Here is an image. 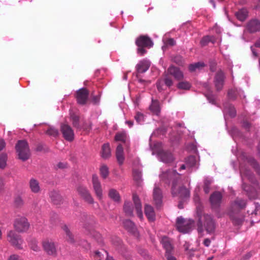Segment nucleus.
Segmentation results:
<instances>
[{"label":"nucleus","instance_id":"nucleus-1","mask_svg":"<svg viewBox=\"0 0 260 260\" xmlns=\"http://www.w3.org/2000/svg\"><path fill=\"white\" fill-rule=\"evenodd\" d=\"M180 177V174L175 170H169L162 172L160 175V178L162 181L168 184L172 183V193L173 196H179L182 199L188 198L190 195V191L188 189L184 186L177 187Z\"/></svg>","mask_w":260,"mask_h":260},{"label":"nucleus","instance_id":"nucleus-2","mask_svg":"<svg viewBox=\"0 0 260 260\" xmlns=\"http://www.w3.org/2000/svg\"><path fill=\"white\" fill-rule=\"evenodd\" d=\"M197 213L199 217L198 222V230L199 233H202L204 231L203 226L208 234H212L214 232L216 225L212 217L208 214L201 215L199 210L200 207H197Z\"/></svg>","mask_w":260,"mask_h":260},{"label":"nucleus","instance_id":"nucleus-3","mask_svg":"<svg viewBox=\"0 0 260 260\" xmlns=\"http://www.w3.org/2000/svg\"><path fill=\"white\" fill-rule=\"evenodd\" d=\"M15 148L20 159L25 161L29 158L30 154V150L26 141H18L15 146Z\"/></svg>","mask_w":260,"mask_h":260},{"label":"nucleus","instance_id":"nucleus-4","mask_svg":"<svg viewBox=\"0 0 260 260\" xmlns=\"http://www.w3.org/2000/svg\"><path fill=\"white\" fill-rule=\"evenodd\" d=\"M193 224V221L192 220L180 216L176 219V226L179 232L186 234L191 230Z\"/></svg>","mask_w":260,"mask_h":260},{"label":"nucleus","instance_id":"nucleus-5","mask_svg":"<svg viewBox=\"0 0 260 260\" xmlns=\"http://www.w3.org/2000/svg\"><path fill=\"white\" fill-rule=\"evenodd\" d=\"M225 80L224 73L221 70H218L215 74L213 83L217 91H220L223 87Z\"/></svg>","mask_w":260,"mask_h":260},{"label":"nucleus","instance_id":"nucleus-6","mask_svg":"<svg viewBox=\"0 0 260 260\" xmlns=\"http://www.w3.org/2000/svg\"><path fill=\"white\" fill-rule=\"evenodd\" d=\"M8 241L16 248L22 249L23 241L20 236L14 231H10L7 234Z\"/></svg>","mask_w":260,"mask_h":260},{"label":"nucleus","instance_id":"nucleus-7","mask_svg":"<svg viewBox=\"0 0 260 260\" xmlns=\"http://www.w3.org/2000/svg\"><path fill=\"white\" fill-rule=\"evenodd\" d=\"M14 226L17 232H24L29 229V224L25 217H20L15 219Z\"/></svg>","mask_w":260,"mask_h":260},{"label":"nucleus","instance_id":"nucleus-8","mask_svg":"<svg viewBox=\"0 0 260 260\" xmlns=\"http://www.w3.org/2000/svg\"><path fill=\"white\" fill-rule=\"evenodd\" d=\"M42 246L44 251L50 255L55 256L57 254L55 243L50 240H45L42 242Z\"/></svg>","mask_w":260,"mask_h":260},{"label":"nucleus","instance_id":"nucleus-9","mask_svg":"<svg viewBox=\"0 0 260 260\" xmlns=\"http://www.w3.org/2000/svg\"><path fill=\"white\" fill-rule=\"evenodd\" d=\"M246 206L245 201L240 199H237L230 206V215L233 218L234 213H238L241 209L244 208Z\"/></svg>","mask_w":260,"mask_h":260},{"label":"nucleus","instance_id":"nucleus-10","mask_svg":"<svg viewBox=\"0 0 260 260\" xmlns=\"http://www.w3.org/2000/svg\"><path fill=\"white\" fill-rule=\"evenodd\" d=\"M92 183L93 190L97 198L101 200L103 198V190L101 182L99 180V178L96 175H93L92 178Z\"/></svg>","mask_w":260,"mask_h":260},{"label":"nucleus","instance_id":"nucleus-11","mask_svg":"<svg viewBox=\"0 0 260 260\" xmlns=\"http://www.w3.org/2000/svg\"><path fill=\"white\" fill-rule=\"evenodd\" d=\"M61 132L63 138L68 141H72L74 138V133L68 124H62L60 126Z\"/></svg>","mask_w":260,"mask_h":260},{"label":"nucleus","instance_id":"nucleus-12","mask_svg":"<svg viewBox=\"0 0 260 260\" xmlns=\"http://www.w3.org/2000/svg\"><path fill=\"white\" fill-rule=\"evenodd\" d=\"M136 44L138 47L151 48L153 43L151 39L147 36H141L137 39Z\"/></svg>","mask_w":260,"mask_h":260},{"label":"nucleus","instance_id":"nucleus-13","mask_svg":"<svg viewBox=\"0 0 260 260\" xmlns=\"http://www.w3.org/2000/svg\"><path fill=\"white\" fill-rule=\"evenodd\" d=\"M77 191L78 193L86 202L89 204L93 203V199L91 197L89 191L85 187L80 186L77 188Z\"/></svg>","mask_w":260,"mask_h":260},{"label":"nucleus","instance_id":"nucleus-14","mask_svg":"<svg viewBox=\"0 0 260 260\" xmlns=\"http://www.w3.org/2000/svg\"><path fill=\"white\" fill-rule=\"evenodd\" d=\"M222 196L219 191H215L210 197V202L212 208H216L220 206Z\"/></svg>","mask_w":260,"mask_h":260},{"label":"nucleus","instance_id":"nucleus-15","mask_svg":"<svg viewBox=\"0 0 260 260\" xmlns=\"http://www.w3.org/2000/svg\"><path fill=\"white\" fill-rule=\"evenodd\" d=\"M88 91L86 88H82L77 92L76 98L78 103L84 105L86 103L88 96Z\"/></svg>","mask_w":260,"mask_h":260},{"label":"nucleus","instance_id":"nucleus-16","mask_svg":"<svg viewBox=\"0 0 260 260\" xmlns=\"http://www.w3.org/2000/svg\"><path fill=\"white\" fill-rule=\"evenodd\" d=\"M167 73L173 76L177 80H181L184 77L182 72L179 68L173 66H170L168 69Z\"/></svg>","mask_w":260,"mask_h":260},{"label":"nucleus","instance_id":"nucleus-17","mask_svg":"<svg viewBox=\"0 0 260 260\" xmlns=\"http://www.w3.org/2000/svg\"><path fill=\"white\" fill-rule=\"evenodd\" d=\"M162 196L160 189L155 187L153 189V200L157 208L161 206L162 204Z\"/></svg>","mask_w":260,"mask_h":260},{"label":"nucleus","instance_id":"nucleus-18","mask_svg":"<svg viewBox=\"0 0 260 260\" xmlns=\"http://www.w3.org/2000/svg\"><path fill=\"white\" fill-rule=\"evenodd\" d=\"M158 157L160 161L168 163L173 160V156L170 152L160 150L158 152Z\"/></svg>","mask_w":260,"mask_h":260},{"label":"nucleus","instance_id":"nucleus-19","mask_svg":"<svg viewBox=\"0 0 260 260\" xmlns=\"http://www.w3.org/2000/svg\"><path fill=\"white\" fill-rule=\"evenodd\" d=\"M29 187L32 192L39 193L41 192V188L39 181L35 178H31L29 181Z\"/></svg>","mask_w":260,"mask_h":260},{"label":"nucleus","instance_id":"nucleus-20","mask_svg":"<svg viewBox=\"0 0 260 260\" xmlns=\"http://www.w3.org/2000/svg\"><path fill=\"white\" fill-rule=\"evenodd\" d=\"M247 29L251 32L260 30V22L257 19L250 21L247 25Z\"/></svg>","mask_w":260,"mask_h":260},{"label":"nucleus","instance_id":"nucleus-21","mask_svg":"<svg viewBox=\"0 0 260 260\" xmlns=\"http://www.w3.org/2000/svg\"><path fill=\"white\" fill-rule=\"evenodd\" d=\"M150 67V63L148 61L142 60L136 66L138 73H144L146 72Z\"/></svg>","mask_w":260,"mask_h":260},{"label":"nucleus","instance_id":"nucleus-22","mask_svg":"<svg viewBox=\"0 0 260 260\" xmlns=\"http://www.w3.org/2000/svg\"><path fill=\"white\" fill-rule=\"evenodd\" d=\"M133 201L135 205V208L138 216L142 219L143 218V213L142 211V205L137 195H133Z\"/></svg>","mask_w":260,"mask_h":260},{"label":"nucleus","instance_id":"nucleus-23","mask_svg":"<svg viewBox=\"0 0 260 260\" xmlns=\"http://www.w3.org/2000/svg\"><path fill=\"white\" fill-rule=\"evenodd\" d=\"M116 156L117 160L120 165L123 164L124 160L123 149L121 144L117 146L116 150Z\"/></svg>","mask_w":260,"mask_h":260},{"label":"nucleus","instance_id":"nucleus-24","mask_svg":"<svg viewBox=\"0 0 260 260\" xmlns=\"http://www.w3.org/2000/svg\"><path fill=\"white\" fill-rule=\"evenodd\" d=\"M145 214L149 221H153L155 219V212L152 206L148 205L145 206Z\"/></svg>","mask_w":260,"mask_h":260},{"label":"nucleus","instance_id":"nucleus-25","mask_svg":"<svg viewBox=\"0 0 260 260\" xmlns=\"http://www.w3.org/2000/svg\"><path fill=\"white\" fill-rule=\"evenodd\" d=\"M49 197L55 204H58L62 201V197L59 192L55 190L51 191L49 192Z\"/></svg>","mask_w":260,"mask_h":260},{"label":"nucleus","instance_id":"nucleus-26","mask_svg":"<svg viewBox=\"0 0 260 260\" xmlns=\"http://www.w3.org/2000/svg\"><path fill=\"white\" fill-rule=\"evenodd\" d=\"M125 228L129 232L135 234L137 230L134 222L130 220H125L123 222Z\"/></svg>","mask_w":260,"mask_h":260},{"label":"nucleus","instance_id":"nucleus-27","mask_svg":"<svg viewBox=\"0 0 260 260\" xmlns=\"http://www.w3.org/2000/svg\"><path fill=\"white\" fill-rule=\"evenodd\" d=\"M101 156L107 159L111 156V149L109 143L104 144L102 146Z\"/></svg>","mask_w":260,"mask_h":260},{"label":"nucleus","instance_id":"nucleus-28","mask_svg":"<svg viewBox=\"0 0 260 260\" xmlns=\"http://www.w3.org/2000/svg\"><path fill=\"white\" fill-rule=\"evenodd\" d=\"M108 256V252L104 250H102L100 251H96L93 254V257L96 260H104Z\"/></svg>","mask_w":260,"mask_h":260},{"label":"nucleus","instance_id":"nucleus-29","mask_svg":"<svg viewBox=\"0 0 260 260\" xmlns=\"http://www.w3.org/2000/svg\"><path fill=\"white\" fill-rule=\"evenodd\" d=\"M149 108L151 111L153 113L156 115H158L160 112V107L158 101L157 100H152Z\"/></svg>","mask_w":260,"mask_h":260},{"label":"nucleus","instance_id":"nucleus-30","mask_svg":"<svg viewBox=\"0 0 260 260\" xmlns=\"http://www.w3.org/2000/svg\"><path fill=\"white\" fill-rule=\"evenodd\" d=\"M215 41V37L213 36H206L202 38L200 41V44L202 46L207 45L209 42L214 43Z\"/></svg>","mask_w":260,"mask_h":260},{"label":"nucleus","instance_id":"nucleus-31","mask_svg":"<svg viewBox=\"0 0 260 260\" xmlns=\"http://www.w3.org/2000/svg\"><path fill=\"white\" fill-rule=\"evenodd\" d=\"M109 197L114 202H119L120 197L118 191L114 189H111L109 191Z\"/></svg>","mask_w":260,"mask_h":260},{"label":"nucleus","instance_id":"nucleus-32","mask_svg":"<svg viewBox=\"0 0 260 260\" xmlns=\"http://www.w3.org/2000/svg\"><path fill=\"white\" fill-rule=\"evenodd\" d=\"M161 243L164 248L166 249V252L171 251L172 250V247L169 239L167 237H162L161 240Z\"/></svg>","mask_w":260,"mask_h":260},{"label":"nucleus","instance_id":"nucleus-33","mask_svg":"<svg viewBox=\"0 0 260 260\" xmlns=\"http://www.w3.org/2000/svg\"><path fill=\"white\" fill-rule=\"evenodd\" d=\"M224 111L228 113L231 117H235L236 115L235 108L230 104H227L224 105Z\"/></svg>","mask_w":260,"mask_h":260},{"label":"nucleus","instance_id":"nucleus-34","mask_svg":"<svg viewBox=\"0 0 260 260\" xmlns=\"http://www.w3.org/2000/svg\"><path fill=\"white\" fill-rule=\"evenodd\" d=\"M247 11L245 9H241L236 13L237 18L241 21L245 20L247 17Z\"/></svg>","mask_w":260,"mask_h":260},{"label":"nucleus","instance_id":"nucleus-35","mask_svg":"<svg viewBox=\"0 0 260 260\" xmlns=\"http://www.w3.org/2000/svg\"><path fill=\"white\" fill-rule=\"evenodd\" d=\"M62 228L66 234V239H67V241L71 243H74V236L72 234V233L70 232V230L69 229L68 227L66 225H64Z\"/></svg>","mask_w":260,"mask_h":260},{"label":"nucleus","instance_id":"nucleus-36","mask_svg":"<svg viewBox=\"0 0 260 260\" xmlns=\"http://www.w3.org/2000/svg\"><path fill=\"white\" fill-rule=\"evenodd\" d=\"M123 209L125 214L128 216L133 215V208L131 202L125 201L123 206Z\"/></svg>","mask_w":260,"mask_h":260},{"label":"nucleus","instance_id":"nucleus-37","mask_svg":"<svg viewBox=\"0 0 260 260\" xmlns=\"http://www.w3.org/2000/svg\"><path fill=\"white\" fill-rule=\"evenodd\" d=\"M205 66L203 62H198L193 64H190L189 66V70L190 72H194L197 69L200 70Z\"/></svg>","mask_w":260,"mask_h":260},{"label":"nucleus","instance_id":"nucleus-38","mask_svg":"<svg viewBox=\"0 0 260 260\" xmlns=\"http://www.w3.org/2000/svg\"><path fill=\"white\" fill-rule=\"evenodd\" d=\"M186 164L187 167L192 168L196 166L197 164L196 158L193 156H190L186 159Z\"/></svg>","mask_w":260,"mask_h":260},{"label":"nucleus","instance_id":"nucleus-39","mask_svg":"<svg viewBox=\"0 0 260 260\" xmlns=\"http://www.w3.org/2000/svg\"><path fill=\"white\" fill-rule=\"evenodd\" d=\"M70 119L72 121V124L74 125V126L76 127H79V117L78 115H76L75 113H70Z\"/></svg>","mask_w":260,"mask_h":260},{"label":"nucleus","instance_id":"nucleus-40","mask_svg":"<svg viewBox=\"0 0 260 260\" xmlns=\"http://www.w3.org/2000/svg\"><path fill=\"white\" fill-rule=\"evenodd\" d=\"M7 155L3 153L0 155V168L4 169L7 165Z\"/></svg>","mask_w":260,"mask_h":260},{"label":"nucleus","instance_id":"nucleus-41","mask_svg":"<svg viewBox=\"0 0 260 260\" xmlns=\"http://www.w3.org/2000/svg\"><path fill=\"white\" fill-rule=\"evenodd\" d=\"M100 174L101 176L105 179L109 175L108 168L106 165H103L100 168Z\"/></svg>","mask_w":260,"mask_h":260},{"label":"nucleus","instance_id":"nucleus-42","mask_svg":"<svg viewBox=\"0 0 260 260\" xmlns=\"http://www.w3.org/2000/svg\"><path fill=\"white\" fill-rule=\"evenodd\" d=\"M190 87V84L187 81L180 82L177 85V87L181 89L187 90L189 89Z\"/></svg>","mask_w":260,"mask_h":260},{"label":"nucleus","instance_id":"nucleus-43","mask_svg":"<svg viewBox=\"0 0 260 260\" xmlns=\"http://www.w3.org/2000/svg\"><path fill=\"white\" fill-rule=\"evenodd\" d=\"M135 119L138 124H141L144 122V116L142 113L137 112L135 116Z\"/></svg>","mask_w":260,"mask_h":260},{"label":"nucleus","instance_id":"nucleus-44","mask_svg":"<svg viewBox=\"0 0 260 260\" xmlns=\"http://www.w3.org/2000/svg\"><path fill=\"white\" fill-rule=\"evenodd\" d=\"M115 139L117 141H122L125 142L126 139V135L124 133H118L116 135Z\"/></svg>","mask_w":260,"mask_h":260},{"label":"nucleus","instance_id":"nucleus-45","mask_svg":"<svg viewBox=\"0 0 260 260\" xmlns=\"http://www.w3.org/2000/svg\"><path fill=\"white\" fill-rule=\"evenodd\" d=\"M46 134L49 136L55 137L58 134V131L53 127H50L47 131Z\"/></svg>","mask_w":260,"mask_h":260},{"label":"nucleus","instance_id":"nucleus-46","mask_svg":"<svg viewBox=\"0 0 260 260\" xmlns=\"http://www.w3.org/2000/svg\"><path fill=\"white\" fill-rule=\"evenodd\" d=\"M133 176L134 179L138 182H139L141 180V172L139 170H135L133 171Z\"/></svg>","mask_w":260,"mask_h":260},{"label":"nucleus","instance_id":"nucleus-47","mask_svg":"<svg viewBox=\"0 0 260 260\" xmlns=\"http://www.w3.org/2000/svg\"><path fill=\"white\" fill-rule=\"evenodd\" d=\"M163 81L166 85L168 87L171 86L173 84L172 80L170 77H169L167 75H166Z\"/></svg>","mask_w":260,"mask_h":260},{"label":"nucleus","instance_id":"nucleus-48","mask_svg":"<svg viewBox=\"0 0 260 260\" xmlns=\"http://www.w3.org/2000/svg\"><path fill=\"white\" fill-rule=\"evenodd\" d=\"M30 248L32 250H33L35 251H39L40 250V247L38 246L37 243L36 241L32 242V243L30 245Z\"/></svg>","mask_w":260,"mask_h":260},{"label":"nucleus","instance_id":"nucleus-49","mask_svg":"<svg viewBox=\"0 0 260 260\" xmlns=\"http://www.w3.org/2000/svg\"><path fill=\"white\" fill-rule=\"evenodd\" d=\"M8 260H23V259L18 255L12 254L9 257V258H8Z\"/></svg>","mask_w":260,"mask_h":260},{"label":"nucleus","instance_id":"nucleus-50","mask_svg":"<svg viewBox=\"0 0 260 260\" xmlns=\"http://www.w3.org/2000/svg\"><path fill=\"white\" fill-rule=\"evenodd\" d=\"M171 251H167L166 252L165 256L168 260H176V258L174 256H173L171 253Z\"/></svg>","mask_w":260,"mask_h":260},{"label":"nucleus","instance_id":"nucleus-51","mask_svg":"<svg viewBox=\"0 0 260 260\" xmlns=\"http://www.w3.org/2000/svg\"><path fill=\"white\" fill-rule=\"evenodd\" d=\"M15 203L17 206H21L23 204V201L20 197H18L15 199Z\"/></svg>","mask_w":260,"mask_h":260},{"label":"nucleus","instance_id":"nucleus-52","mask_svg":"<svg viewBox=\"0 0 260 260\" xmlns=\"http://www.w3.org/2000/svg\"><path fill=\"white\" fill-rule=\"evenodd\" d=\"M144 47H138L137 52L140 55H143L146 52V50L144 49Z\"/></svg>","mask_w":260,"mask_h":260},{"label":"nucleus","instance_id":"nucleus-53","mask_svg":"<svg viewBox=\"0 0 260 260\" xmlns=\"http://www.w3.org/2000/svg\"><path fill=\"white\" fill-rule=\"evenodd\" d=\"M164 81L163 80H159L157 83V87L159 91H161L163 89L162 86L164 85Z\"/></svg>","mask_w":260,"mask_h":260},{"label":"nucleus","instance_id":"nucleus-54","mask_svg":"<svg viewBox=\"0 0 260 260\" xmlns=\"http://www.w3.org/2000/svg\"><path fill=\"white\" fill-rule=\"evenodd\" d=\"M100 95H98L95 96H93L92 99V102L94 104H98L100 102Z\"/></svg>","mask_w":260,"mask_h":260},{"label":"nucleus","instance_id":"nucleus-55","mask_svg":"<svg viewBox=\"0 0 260 260\" xmlns=\"http://www.w3.org/2000/svg\"><path fill=\"white\" fill-rule=\"evenodd\" d=\"M182 57L180 56H176L174 58V61L180 66L182 65L183 62Z\"/></svg>","mask_w":260,"mask_h":260},{"label":"nucleus","instance_id":"nucleus-56","mask_svg":"<svg viewBox=\"0 0 260 260\" xmlns=\"http://www.w3.org/2000/svg\"><path fill=\"white\" fill-rule=\"evenodd\" d=\"M254 208H255L254 211L251 212L250 213L251 214H256V212L260 210V205L258 203H254Z\"/></svg>","mask_w":260,"mask_h":260},{"label":"nucleus","instance_id":"nucleus-57","mask_svg":"<svg viewBox=\"0 0 260 260\" xmlns=\"http://www.w3.org/2000/svg\"><path fill=\"white\" fill-rule=\"evenodd\" d=\"M175 41L172 39V38H170L169 39H168L167 41V45H170V46H174L175 45Z\"/></svg>","mask_w":260,"mask_h":260},{"label":"nucleus","instance_id":"nucleus-58","mask_svg":"<svg viewBox=\"0 0 260 260\" xmlns=\"http://www.w3.org/2000/svg\"><path fill=\"white\" fill-rule=\"evenodd\" d=\"M229 98L231 99H235V91L233 90H229L228 92Z\"/></svg>","mask_w":260,"mask_h":260},{"label":"nucleus","instance_id":"nucleus-59","mask_svg":"<svg viewBox=\"0 0 260 260\" xmlns=\"http://www.w3.org/2000/svg\"><path fill=\"white\" fill-rule=\"evenodd\" d=\"M212 182V180L210 178H207L205 179L204 181V185H207V186H210L211 183Z\"/></svg>","mask_w":260,"mask_h":260},{"label":"nucleus","instance_id":"nucleus-60","mask_svg":"<svg viewBox=\"0 0 260 260\" xmlns=\"http://www.w3.org/2000/svg\"><path fill=\"white\" fill-rule=\"evenodd\" d=\"M6 146V143L3 139H0V152L3 150Z\"/></svg>","mask_w":260,"mask_h":260},{"label":"nucleus","instance_id":"nucleus-61","mask_svg":"<svg viewBox=\"0 0 260 260\" xmlns=\"http://www.w3.org/2000/svg\"><path fill=\"white\" fill-rule=\"evenodd\" d=\"M211 243V240L208 239L206 238L204 240L203 244L206 247H209Z\"/></svg>","mask_w":260,"mask_h":260},{"label":"nucleus","instance_id":"nucleus-62","mask_svg":"<svg viewBox=\"0 0 260 260\" xmlns=\"http://www.w3.org/2000/svg\"><path fill=\"white\" fill-rule=\"evenodd\" d=\"M210 186L204 185V191L206 193H208L210 191Z\"/></svg>","mask_w":260,"mask_h":260},{"label":"nucleus","instance_id":"nucleus-63","mask_svg":"<svg viewBox=\"0 0 260 260\" xmlns=\"http://www.w3.org/2000/svg\"><path fill=\"white\" fill-rule=\"evenodd\" d=\"M58 167L59 168H64L66 167V164L60 162L58 164Z\"/></svg>","mask_w":260,"mask_h":260},{"label":"nucleus","instance_id":"nucleus-64","mask_svg":"<svg viewBox=\"0 0 260 260\" xmlns=\"http://www.w3.org/2000/svg\"><path fill=\"white\" fill-rule=\"evenodd\" d=\"M125 123L129 127H131L133 125V122L132 121H126Z\"/></svg>","mask_w":260,"mask_h":260}]
</instances>
